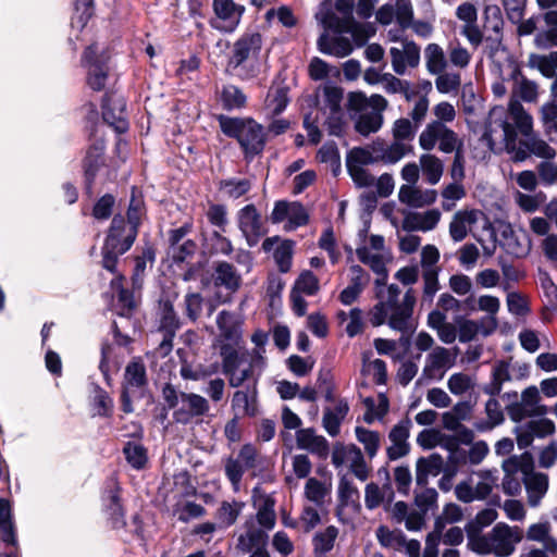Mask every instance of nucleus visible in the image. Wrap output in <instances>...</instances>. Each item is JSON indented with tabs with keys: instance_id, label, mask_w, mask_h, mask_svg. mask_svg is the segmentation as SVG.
<instances>
[{
	"instance_id": "obj_12",
	"label": "nucleus",
	"mask_w": 557,
	"mask_h": 557,
	"mask_svg": "<svg viewBox=\"0 0 557 557\" xmlns=\"http://www.w3.org/2000/svg\"><path fill=\"white\" fill-rule=\"evenodd\" d=\"M107 61L108 55L97 45H91L84 53L83 62L88 69V85L95 90H100L106 85Z\"/></svg>"
},
{
	"instance_id": "obj_60",
	"label": "nucleus",
	"mask_w": 557,
	"mask_h": 557,
	"mask_svg": "<svg viewBox=\"0 0 557 557\" xmlns=\"http://www.w3.org/2000/svg\"><path fill=\"white\" fill-rule=\"evenodd\" d=\"M293 242L284 240L274 250V259L282 272H287L292 265Z\"/></svg>"
},
{
	"instance_id": "obj_1",
	"label": "nucleus",
	"mask_w": 557,
	"mask_h": 557,
	"mask_svg": "<svg viewBox=\"0 0 557 557\" xmlns=\"http://www.w3.org/2000/svg\"><path fill=\"white\" fill-rule=\"evenodd\" d=\"M468 535L467 546L479 555H494L496 557H509L516 552L517 545L523 539V532L519 527H512L505 522L496 523L486 533H478L473 525H466Z\"/></svg>"
},
{
	"instance_id": "obj_59",
	"label": "nucleus",
	"mask_w": 557,
	"mask_h": 557,
	"mask_svg": "<svg viewBox=\"0 0 557 557\" xmlns=\"http://www.w3.org/2000/svg\"><path fill=\"white\" fill-rule=\"evenodd\" d=\"M394 11L396 22L401 28H409L413 20V7L410 0H395Z\"/></svg>"
},
{
	"instance_id": "obj_52",
	"label": "nucleus",
	"mask_w": 557,
	"mask_h": 557,
	"mask_svg": "<svg viewBox=\"0 0 557 557\" xmlns=\"http://www.w3.org/2000/svg\"><path fill=\"white\" fill-rule=\"evenodd\" d=\"M364 405L367 407V412L363 416V420L371 424L375 420L383 418L388 411V399L380 394L377 400L367 398L364 400Z\"/></svg>"
},
{
	"instance_id": "obj_56",
	"label": "nucleus",
	"mask_w": 557,
	"mask_h": 557,
	"mask_svg": "<svg viewBox=\"0 0 557 557\" xmlns=\"http://www.w3.org/2000/svg\"><path fill=\"white\" fill-rule=\"evenodd\" d=\"M411 151V147L403 141L394 140L386 147L382 154L379 156L380 161L385 163H396Z\"/></svg>"
},
{
	"instance_id": "obj_14",
	"label": "nucleus",
	"mask_w": 557,
	"mask_h": 557,
	"mask_svg": "<svg viewBox=\"0 0 557 557\" xmlns=\"http://www.w3.org/2000/svg\"><path fill=\"white\" fill-rule=\"evenodd\" d=\"M376 298L379 302L370 310L369 321L373 326H381L389 320V309L400 294L399 287L395 284L388 286H376Z\"/></svg>"
},
{
	"instance_id": "obj_40",
	"label": "nucleus",
	"mask_w": 557,
	"mask_h": 557,
	"mask_svg": "<svg viewBox=\"0 0 557 557\" xmlns=\"http://www.w3.org/2000/svg\"><path fill=\"white\" fill-rule=\"evenodd\" d=\"M383 111L362 112L355 120V129L362 136L376 133L383 125Z\"/></svg>"
},
{
	"instance_id": "obj_55",
	"label": "nucleus",
	"mask_w": 557,
	"mask_h": 557,
	"mask_svg": "<svg viewBox=\"0 0 557 557\" xmlns=\"http://www.w3.org/2000/svg\"><path fill=\"white\" fill-rule=\"evenodd\" d=\"M509 113L515 121L519 131L528 135L532 129V117L524 111L523 107L518 101H510Z\"/></svg>"
},
{
	"instance_id": "obj_42",
	"label": "nucleus",
	"mask_w": 557,
	"mask_h": 557,
	"mask_svg": "<svg viewBox=\"0 0 557 557\" xmlns=\"http://www.w3.org/2000/svg\"><path fill=\"white\" fill-rule=\"evenodd\" d=\"M232 408L235 417L255 416L257 412L255 392L248 393L245 391H237L233 395Z\"/></svg>"
},
{
	"instance_id": "obj_11",
	"label": "nucleus",
	"mask_w": 557,
	"mask_h": 557,
	"mask_svg": "<svg viewBox=\"0 0 557 557\" xmlns=\"http://www.w3.org/2000/svg\"><path fill=\"white\" fill-rule=\"evenodd\" d=\"M485 219L484 213L474 208H462L457 210L449 222V236L455 243L463 240L473 227Z\"/></svg>"
},
{
	"instance_id": "obj_61",
	"label": "nucleus",
	"mask_w": 557,
	"mask_h": 557,
	"mask_svg": "<svg viewBox=\"0 0 557 557\" xmlns=\"http://www.w3.org/2000/svg\"><path fill=\"white\" fill-rule=\"evenodd\" d=\"M416 127L408 119L400 117L393 123L392 135L394 140L403 141L413 138Z\"/></svg>"
},
{
	"instance_id": "obj_57",
	"label": "nucleus",
	"mask_w": 557,
	"mask_h": 557,
	"mask_svg": "<svg viewBox=\"0 0 557 557\" xmlns=\"http://www.w3.org/2000/svg\"><path fill=\"white\" fill-rule=\"evenodd\" d=\"M510 380L508 364L499 362L494 367L492 382L485 387V393L497 395L502 391L503 383Z\"/></svg>"
},
{
	"instance_id": "obj_62",
	"label": "nucleus",
	"mask_w": 557,
	"mask_h": 557,
	"mask_svg": "<svg viewBox=\"0 0 557 557\" xmlns=\"http://www.w3.org/2000/svg\"><path fill=\"white\" fill-rule=\"evenodd\" d=\"M338 535V530L330 525L324 531L318 533L314 536V546L317 550L329 552L333 548L334 542Z\"/></svg>"
},
{
	"instance_id": "obj_41",
	"label": "nucleus",
	"mask_w": 557,
	"mask_h": 557,
	"mask_svg": "<svg viewBox=\"0 0 557 557\" xmlns=\"http://www.w3.org/2000/svg\"><path fill=\"white\" fill-rule=\"evenodd\" d=\"M425 66L431 74H441L447 66L443 48L437 44H429L424 49Z\"/></svg>"
},
{
	"instance_id": "obj_53",
	"label": "nucleus",
	"mask_w": 557,
	"mask_h": 557,
	"mask_svg": "<svg viewBox=\"0 0 557 557\" xmlns=\"http://www.w3.org/2000/svg\"><path fill=\"white\" fill-rule=\"evenodd\" d=\"M357 440L363 445L367 455L370 458H373L381 443V436L377 432L364 429L362 426H357L355 429Z\"/></svg>"
},
{
	"instance_id": "obj_9",
	"label": "nucleus",
	"mask_w": 557,
	"mask_h": 557,
	"mask_svg": "<svg viewBox=\"0 0 557 557\" xmlns=\"http://www.w3.org/2000/svg\"><path fill=\"white\" fill-rule=\"evenodd\" d=\"M332 462L335 467L346 466L360 481H366L370 469L366 463L360 448L356 445L336 444L332 453Z\"/></svg>"
},
{
	"instance_id": "obj_8",
	"label": "nucleus",
	"mask_w": 557,
	"mask_h": 557,
	"mask_svg": "<svg viewBox=\"0 0 557 557\" xmlns=\"http://www.w3.org/2000/svg\"><path fill=\"white\" fill-rule=\"evenodd\" d=\"M504 478L502 488L505 494L516 496L521 492V483L518 476L522 473L524 476L533 470V459L530 454L524 453L520 456H511L502 463Z\"/></svg>"
},
{
	"instance_id": "obj_25",
	"label": "nucleus",
	"mask_w": 557,
	"mask_h": 557,
	"mask_svg": "<svg viewBox=\"0 0 557 557\" xmlns=\"http://www.w3.org/2000/svg\"><path fill=\"white\" fill-rule=\"evenodd\" d=\"M410 425V421L405 420L396 424L389 432L391 446L387 448L389 459L396 460L409 453L408 437Z\"/></svg>"
},
{
	"instance_id": "obj_34",
	"label": "nucleus",
	"mask_w": 557,
	"mask_h": 557,
	"mask_svg": "<svg viewBox=\"0 0 557 557\" xmlns=\"http://www.w3.org/2000/svg\"><path fill=\"white\" fill-rule=\"evenodd\" d=\"M525 537L529 541L542 543L547 550H557V541L552 535V524L548 521L530 524Z\"/></svg>"
},
{
	"instance_id": "obj_17",
	"label": "nucleus",
	"mask_w": 557,
	"mask_h": 557,
	"mask_svg": "<svg viewBox=\"0 0 557 557\" xmlns=\"http://www.w3.org/2000/svg\"><path fill=\"white\" fill-rule=\"evenodd\" d=\"M339 505L337 517L344 523H349V512L357 513L359 510V491L347 476H342L338 483Z\"/></svg>"
},
{
	"instance_id": "obj_4",
	"label": "nucleus",
	"mask_w": 557,
	"mask_h": 557,
	"mask_svg": "<svg viewBox=\"0 0 557 557\" xmlns=\"http://www.w3.org/2000/svg\"><path fill=\"white\" fill-rule=\"evenodd\" d=\"M262 37L259 33H246L233 45L227 62V70L236 72L240 76H253L256 74L255 62L261 51Z\"/></svg>"
},
{
	"instance_id": "obj_27",
	"label": "nucleus",
	"mask_w": 557,
	"mask_h": 557,
	"mask_svg": "<svg viewBox=\"0 0 557 557\" xmlns=\"http://www.w3.org/2000/svg\"><path fill=\"white\" fill-rule=\"evenodd\" d=\"M182 408L175 412L177 421L187 422L190 417L201 416L209 410L208 401L198 394L182 393Z\"/></svg>"
},
{
	"instance_id": "obj_51",
	"label": "nucleus",
	"mask_w": 557,
	"mask_h": 557,
	"mask_svg": "<svg viewBox=\"0 0 557 557\" xmlns=\"http://www.w3.org/2000/svg\"><path fill=\"white\" fill-rule=\"evenodd\" d=\"M380 161L379 156L370 148L357 147L351 149L346 157V166L356 165L358 168H366L367 165L374 164Z\"/></svg>"
},
{
	"instance_id": "obj_30",
	"label": "nucleus",
	"mask_w": 557,
	"mask_h": 557,
	"mask_svg": "<svg viewBox=\"0 0 557 557\" xmlns=\"http://www.w3.org/2000/svg\"><path fill=\"white\" fill-rule=\"evenodd\" d=\"M238 141L247 152H260L264 145L262 126L253 121H246L245 126L242 128V133H239Z\"/></svg>"
},
{
	"instance_id": "obj_28",
	"label": "nucleus",
	"mask_w": 557,
	"mask_h": 557,
	"mask_svg": "<svg viewBox=\"0 0 557 557\" xmlns=\"http://www.w3.org/2000/svg\"><path fill=\"white\" fill-rule=\"evenodd\" d=\"M318 47L321 52L337 58L347 57L352 51V46L348 38L331 34V32H324L320 36Z\"/></svg>"
},
{
	"instance_id": "obj_10",
	"label": "nucleus",
	"mask_w": 557,
	"mask_h": 557,
	"mask_svg": "<svg viewBox=\"0 0 557 557\" xmlns=\"http://www.w3.org/2000/svg\"><path fill=\"white\" fill-rule=\"evenodd\" d=\"M221 358L223 372L231 386L238 387L252 377V364L240 350L222 355Z\"/></svg>"
},
{
	"instance_id": "obj_54",
	"label": "nucleus",
	"mask_w": 557,
	"mask_h": 557,
	"mask_svg": "<svg viewBox=\"0 0 557 557\" xmlns=\"http://www.w3.org/2000/svg\"><path fill=\"white\" fill-rule=\"evenodd\" d=\"M320 289L318 277L310 271H304L296 280L293 292L308 296L315 295Z\"/></svg>"
},
{
	"instance_id": "obj_49",
	"label": "nucleus",
	"mask_w": 557,
	"mask_h": 557,
	"mask_svg": "<svg viewBox=\"0 0 557 557\" xmlns=\"http://www.w3.org/2000/svg\"><path fill=\"white\" fill-rule=\"evenodd\" d=\"M304 494L309 502L321 507L330 494V487L318 479L310 478L306 482Z\"/></svg>"
},
{
	"instance_id": "obj_45",
	"label": "nucleus",
	"mask_w": 557,
	"mask_h": 557,
	"mask_svg": "<svg viewBox=\"0 0 557 557\" xmlns=\"http://www.w3.org/2000/svg\"><path fill=\"white\" fill-rule=\"evenodd\" d=\"M375 537L382 547L401 552L405 534L400 530H391L386 525H380L375 531Z\"/></svg>"
},
{
	"instance_id": "obj_16",
	"label": "nucleus",
	"mask_w": 557,
	"mask_h": 557,
	"mask_svg": "<svg viewBox=\"0 0 557 557\" xmlns=\"http://www.w3.org/2000/svg\"><path fill=\"white\" fill-rule=\"evenodd\" d=\"M392 67L398 75H404L408 67L420 63V48L413 41H401L389 50Z\"/></svg>"
},
{
	"instance_id": "obj_23",
	"label": "nucleus",
	"mask_w": 557,
	"mask_h": 557,
	"mask_svg": "<svg viewBox=\"0 0 557 557\" xmlns=\"http://www.w3.org/2000/svg\"><path fill=\"white\" fill-rule=\"evenodd\" d=\"M416 305V295L412 288H409L400 304L398 299L394 301L393 307L389 309L388 325L397 331H403L407 327L408 320L412 315L413 307Z\"/></svg>"
},
{
	"instance_id": "obj_15",
	"label": "nucleus",
	"mask_w": 557,
	"mask_h": 557,
	"mask_svg": "<svg viewBox=\"0 0 557 557\" xmlns=\"http://www.w3.org/2000/svg\"><path fill=\"white\" fill-rule=\"evenodd\" d=\"M271 220L273 223L287 221L285 228L293 231L308 222V213L298 202L278 201L271 213Z\"/></svg>"
},
{
	"instance_id": "obj_7",
	"label": "nucleus",
	"mask_w": 557,
	"mask_h": 557,
	"mask_svg": "<svg viewBox=\"0 0 557 557\" xmlns=\"http://www.w3.org/2000/svg\"><path fill=\"white\" fill-rule=\"evenodd\" d=\"M497 481L496 470H480L459 482L455 487V495L462 503L483 500L492 493Z\"/></svg>"
},
{
	"instance_id": "obj_43",
	"label": "nucleus",
	"mask_w": 557,
	"mask_h": 557,
	"mask_svg": "<svg viewBox=\"0 0 557 557\" xmlns=\"http://www.w3.org/2000/svg\"><path fill=\"white\" fill-rule=\"evenodd\" d=\"M146 382V368L144 363L139 359L131 361L125 368L123 388L128 391L140 388Z\"/></svg>"
},
{
	"instance_id": "obj_31",
	"label": "nucleus",
	"mask_w": 557,
	"mask_h": 557,
	"mask_svg": "<svg viewBox=\"0 0 557 557\" xmlns=\"http://www.w3.org/2000/svg\"><path fill=\"white\" fill-rule=\"evenodd\" d=\"M527 491L528 504L537 507L548 490V476L544 473L530 472L523 479Z\"/></svg>"
},
{
	"instance_id": "obj_19",
	"label": "nucleus",
	"mask_w": 557,
	"mask_h": 557,
	"mask_svg": "<svg viewBox=\"0 0 557 557\" xmlns=\"http://www.w3.org/2000/svg\"><path fill=\"white\" fill-rule=\"evenodd\" d=\"M252 505L256 508V516L252 518L256 524L269 532L273 530L276 524L275 500L256 487L252 494Z\"/></svg>"
},
{
	"instance_id": "obj_2",
	"label": "nucleus",
	"mask_w": 557,
	"mask_h": 557,
	"mask_svg": "<svg viewBox=\"0 0 557 557\" xmlns=\"http://www.w3.org/2000/svg\"><path fill=\"white\" fill-rule=\"evenodd\" d=\"M482 139L494 152L506 150L512 154V160L523 161L528 153L524 149L517 148V133L507 120V112L503 107H494L485 121Z\"/></svg>"
},
{
	"instance_id": "obj_46",
	"label": "nucleus",
	"mask_w": 557,
	"mask_h": 557,
	"mask_svg": "<svg viewBox=\"0 0 557 557\" xmlns=\"http://www.w3.org/2000/svg\"><path fill=\"white\" fill-rule=\"evenodd\" d=\"M214 282L216 285H223L235 292L240 285V276L231 264L222 262L215 269Z\"/></svg>"
},
{
	"instance_id": "obj_5",
	"label": "nucleus",
	"mask_w": 557,
	"mask_h": 557,
	"mask_svg": "<svg viewBox=\"0 0 557 557\" xmlns=\"http://www.w3.org/2000/svg\"><path fill=\"white\" fill-rule=\"evenodd\" d=\"M218 333L213 346L220 355L240 350L243 343V319L230 311L223 310L216 315Z\"/></svg>"
},
{
	"instance_id": "obj_21",
	"label": "nucleus",
	"mask_w": 557,
	"mask_h": 557,
	"mask_svg": "<svg viewBox=\"0 0 557 557\" xmlns=\"http://www.w3.org/2000/svg\"><path fill=\"white\" fill-rule=\"evenodd\" d=\"M238 222L240 231L250 246L256 245L264 235L261 216L252 205H248L239 211Z\"/></svg>"
},
{
	"instance_id": "obj_6",
	"label": "nucleus",
	"mask_w": 557,
	"mask_h": 557,
	"mask_svg": "<svg viewBox=\"0 0 557 557\" xmlns=\"http://www.w3.org/2000/svg\"><path fill=\"white\" fill-rule=\"evenodd\" d=\"M418 143L424 151L433 150L436 144H438V149L444 153L463 149V140L453 129L440 122L428 123L421 131Z\"/></svg>"
},
{
	"instance_id": "obj_50",
	"label": "nucleus",
	"mask_w": 557,
	"mask_h": 557,
	"mask_svg": "<svg viewBox=\"0 0 557 557\" xmlns=\"http://www.w3.org/2000/svg\"><path fill=\"white\" fill-rule=\"evenodd\" d=\"M529 64L539 70L544 76L553 77L557 72V51L549 54H531Z\"/></svg>"
},
{
	"instance_id": "obj_36",
	"label": "nucleus",
	"mask_w": 557,
	"mask_h": 557,
	"mask_svg": "<svg viewBox=\"0 0 557 557\" xmlns=\"http://www.w3.org/2000/svg\"><path fill=\"white\" fill-rule=\"evenodd\" d=\"M349 410L345 400H338L333 408H327L323 414V426L329 435L336 436L339 433V426Z\"/></svg>"
},
{
	"instance_id": "obj_38",
	"label": "nucleus",
	"mask_w": 557,
	"mask_h": 557,
	"mask_svg": "<svg viewBox=\"0 0 557 557\" xmlns=\"http://www.w3.org/2000/svg\"><path fill=\"white\" fill-rule=\"evenodd\" d=\"M417 443L424 449H432L436 446L448 450H455L456 445L451 438L435 429H428L420 432L417 436Z\"/></svg>"
},
{
	"instance_id": "obj_47",
	"label": "nucleus",
	"mask_w": 557,
	"mask_h": 557,
	"mask_svg": "<svg viewBox=\"0 0 557 557\" xmlns=\"http://www.w3.org/2000/svg\"><path fill=\"white\" fill-rule=\"evenodd\" d=\"M0 539L7 544H14V528L11 520V507L8 500L0 497Z\"/></svg>"
},
{
	"instance_id": "obj_13",
	"label": "nucleus",
	"mask_w": 557,
	"mask_h": 557,
	"mask_svg": "<svg viewBox=\"0 0 557 557\" xmlns=\"http://www.w3.org/2000/svg\"><path fill=\"white\" fill-rule=\"evenodd\" d=\"M128 224L121 216H115L112 220L109 235L106 239L103 247V267L113 272L117 257L125 251H120L117 248L123 243V237L126 235Z\"/></svg>"
},
{
	"instance_id": "obj_18",
	"label": "nucleus",
	"mask_w": 557,
	"mask_h": 557,
	"mask_svg": "<svg viewBox=\"0 0 557 557\" xmlns=\"http://www.w3.org/2000/svg\"><path fill=\"white\" fill-rule=\"evenodd\" d=\"M269 531L258 527L252 518L245 521L243 532L237 539V548L244 553L265 548L269 541Z\"/></svg>"
},
{
	"instance_id": "obj_29",
	"label": "nucleus",
	"mask_w": 557,
	"mask_h": 557,
	"mask_svg": "<svg viewBox=\"0 0 557 557\" xmlns=\"http://www.w3.org/2000/svg\"><path fill=\"white\" fill-rule=\"evenodd\" d=\"M297 446L300 449L309 450L320 457H326L329 454V443L322 436L318 435L313 429H301L296 433Z\"/></svg>"
},
{
	"instance_id": "obj_44",
	"label": "nucleus",
	"mask_w": 557,
	"mask_h": 557,
	"mask_svg": "<svg viewBox=\"0 0 557 557\" xmlns=\"http://www.w3.org/2000/svg\"><path fill=\"white\" fill-rule=\"evenodd\" d=\"M450 366L449 351L438 346L426 356L424 372L429 375H433L436 371L449 368Z\"/></svg>"
},
{
	"instance_id": "obj_20",
	"label": "nucleus",
	"mask_w": 557,
	"mask_h": 557,
	"mask_svg": "<svg viewBox=\"0 0 557 557\" xmlns=\"http://www.w3.org/2000/svg\"><path fill=\"white\" fill-rule=\"evenodd\" d=\"M473 301V298H468L465 300V305L470 311L480 310L487 313V317L481 320V324L486 325L483 334L488 335L494 332L498 325L496 314L500 310V300L493 295H481L475 301L476 306H474Z\"/></svg>"
},
{
	"instance_id": "obj_26",
	"label": "nucleus",
	"mask_w": 557,
	"mask_h": 557,
	"mask_svg": "<svg viewBox=\"0 0 557 557\" xmlns=\"http://www.w3.org/2000/svg\"><path fill=\"white\" fill-rule=\"evenodd\" d=\"M213 11L225 23V28L233 30L239 24L245 7L236 4L234 0H213Z\"/></svg>"
},
{
	"instance_id": "obj_39",
	"label": "nucleus",
	"mask_w": 557,
	"mask_h": 557,
	"mask_svg": "<svg viewBox=\"0 0 557 557\" xmlns=\"http://www.w3.org/2000/svg\"><path fill=\"white\" fill-rule=\"evenodd\" d=\"M419 165L429 184H437L444 173L443 161L432 153H423L419 158Z\"/></svg>"
},
{
	"instance_id": "obj_37",
	"label": "nucleus",
	"mask_w": 557,
	"mask_h": 557,
	"mask_svg": "<svg viewBox=\"0 0 557 557\" xmlns=\"http://www.w3.org/2000/svg\"><path fill=\"white\" fill-rule=\"evenodd\" d=\"M141 214V201L132 199L128 211H127V230L126 235L123 237V243L121 246H119L120 251H127L129 247L132 246L136 234H137V226L139 224Z\"/></svg>"
},
{
	"instance_id": "obj_63",
	"label": "nucleus",
	"mask_w": 557,
	"mask_h": 557,
	"mask_svg": "<svg viewBox=\"0 0 557 557\" xmlns=\"http://www.w3.org/2000/svg\"><path fill=\"white\" fill-rule=\"evenodd\" d=\"M124 453L127 461L136 469H140L147 462V455L145 448L137 443H128Z\"/></svg>"
},
{
	"instance_id": "obj_48",
	"label": "nucleus",
	"mask_w": 557,
	"mask_h": 557,
	"mask_svg": "<svg viewBox=\"0 0 557 557\" xmlns=\"http://www.w3.org/2000/svg\"><path fill=\"white\" fill-rule=\"evenodd\" d=\"M474 387L475 379L467 373H454L447 380V388L457 396L471 393Z\"/></svg>"
},
{
	"instance_id": "obj_24",
	"label": "nucleus",
	"mask_w": 557,
	"mask_h": 557,
	"mask_svg": "<svg viewBox=\"0 0 557 557\" xmlns=\"http://www.w3.org/2000/svg\"><path fill=\"white\" fill-rule=\"evenodd\" d=\"M442 213L438 209H430L422 212H408L403 220V228L406 231L430 232L440 223Z\"/></svg>"
},
{
	"instance_id": "obj_35",
	"label": "nucleus",
	"mask_w": 557,
	"mask_h": 557,
	"mask_svg": "<svg viewBox=\"0 0 557 557\" xmlns=\"http://www.w3.org/2000/svg\"><path fill=\"white\" fill-rule=\"evenodd\" d=\"M444 466L443 458L433 454L426 458H420L416 466V480L418 484H426L429 476H436Z\"/></svg>"
},
{
	"instance_id": "obj_32",
	"label": "nucleus",
	"mask_w": 557,
	"mask_h": 557,
	"mask_svg": "<svg viewBox=\"0 0 557 557\" xmlns=\"http://www.w3.org/2000/svg\"><path fill=\"white\" fill-rule=\"evenodd\" d=\"M348 110L362 113L367 108H372L373 110L384 111L388 102L381 95H372L371 97H367L361 91H354L348 95Z\"/></svg>"
},
{
	"instance_id": "obj_33",
	"label": "nucleus",
	"mask_w": 557,
	"mask_h": 557,
	"mask_svg": "<svg viewBox=\"0 0 557 557\" xmlns=\"http://www.w3.org/2000/svg\"><path fill=\"white\" fill-rule=\"evenodd\" d=\"M103 119L107 123L114 126L119 132L126 129V122L124 119V102L122 99L109 97L103 103L102 111Z\"/></svg>"
},
{
	"instance_id": "obj_58",
	"label": "nucleus",
	"mask_w": 557,
	"mask_h": 557,
	"mask_svg": "<svg viewBox=\"0 0 557 557\" xmlns=\"http://www.w3.org/2000/svg\"><path fill=\"white\" fill-rule=\"evenodd\" d=\"M466 196V190L462 185L457 183L448 184L442 190V208L445 211H450L455 208L456 202L461 200Z\"/></svg>"
},
{
	"instance_id": "obj_22",
	"label": "nucleus",
	"mask_w": 557,
	"mask_h": 557,
	"mask_svg": "<svg viewBox=\"0 0 557 557\" xmlns=\"http://www.w3.org/2000/svg\"><path fill=\"white\" fill-rule=\"evenodd\" d=\"M437 199L435 189H422L417 185H401L398 190L400 203L410 208H423L433 205Z\"/></svg>"
},
{
	"instance_id": "obj_3",
	"label": "nucleus",
	"mask_w": 557,
	"mask_h": 557,
	"mask_svg": "<svg viewBox=\"0 0 557 557\" xmlns=\"http://www.w3.org/2000/svg\"><path fill=\"white\" fill-rule=\"evenodd\" d=\"M361 242L356 248L360 262L369 267L377 276L376 286H385L388 277L387 264L393 261L392 251L386 247L382 235H361Z\"/></svg>"
},
{
	"instance_id": "obj_64",
	"label": "nucleus",
	"mask_w": 557,
	"mask_h": 557,
	"mask_svg": "<svg viewBox=\"0 0 557 557\" xmlns=\"http://www.w3.org/2000/svg\"><path fill=\"white\" fill-rule=\"evenodd\" d=\"M553 99L545 103L542 109V120L548 129H556L557 124V90H552Z\"/></svg>"
}]
</instances>
